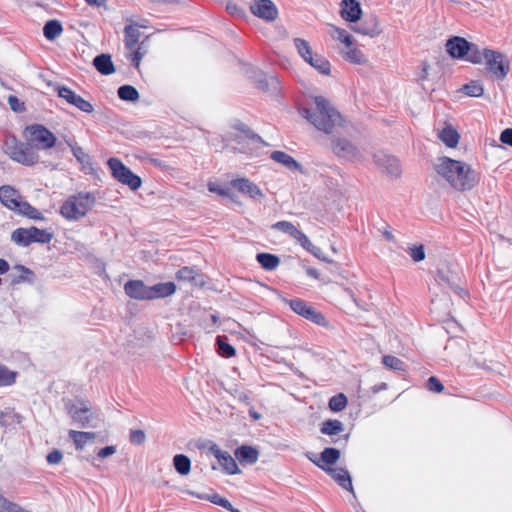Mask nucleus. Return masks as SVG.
<instances>
[{
  "instance_id": "1",
  "label": "nucleus",
  "mask_w": 512,
  "mask_h": 512,
  "mask_svg": "<svg viewBox=\"0 0 512 512\" xmlns=\"http://www.w3.org/2000/svg\"><path fill=\"white\" fill-rule=\"evenodd\" d=\"M435 170L452 188L460 192L472 190L479 182V174L469 164L447 156L438 158Z\"/></svg>"
},
{
  "instance_id": "2",
  "label": "nucleus",
  "mask_w": 512,
  "mask_h": 512,
  "mask_svg": "<svg viewBox=\"0 0 512 512\" xmlns=\"http://www.w3.org/2000/svg\"><path fill=\"white\" fill-rule=\"evenodd\" d=\"M315 110L304 107L300 114L307 119L315 128L327 134L333 132L337 126H341L343 118L341 114L322 96L314 98Z\"/></svg>"
},
{
  "instance_id": "3",
  "label": "nucleus",
  "mask_w": 512,
  "mask_h": 512,
  "mask_svg": "<svg viewBox=\"0 0 512 512\" xmlns=\"http://www.w3.org/2000/svg\"><path fill=\"white\" fill-rule=\"evenodd\" d=\"M96 198L91 192H79L69 196L60 207V214L69 221L83 218L95 205Z\"/></svg>"
},
{
  "instance_id": "4",
  "label": "nucleus",
  "mask_w": 512,
  "mask_h": 512,
  "mask_svg": "<svg viewBox=\"0 0 512 512\" xmlns=\"http://www.w3.org/2000/svg\"><path fill=\"white\" fill-rule=\"evenodd\" d=\"M4 151L12 160L25 166H33L39 161L34 147L28 142L19 141L14 135L6 137Z\"/></svg>"
},
{
  "instance_id": "5",
  "label": "nucleus",
  "mask_w": 512,
  "mask_h": 512,
  "mask_svg": "<svg viewBox=\"0 0 512 512\" xmlns=\"http://www.w3.org/2000/svg\"><path fill=\"white\" fill-rule=\"evenodd\" d=\"M52 239V232L36 226L19 227L11 233V241L19 247H28L32 243L48 244Z\"/></svg>"
},
{
  "instance_id": "6",
  "label": "nucleus",
  "mask_w": 512,
  "mask_h": 512,
  "mask_svg": "<svg viewBox=\"0 0 512 512\" xmlns=\"http://www.w3.org/2000/svg\"><path fill=\"white\" fill-rule=\"evenodd\" d=\"M65 410L71 417L72 421L77 423L80 427H97V424L94 423L96 417L91 412L88 402L83 400H78L77 402L68 400L65 402Z\"/></svg>"
},
{
  "instance_id": "7",
  "label": "nucleus",
  "mask_w": 512,
  "mask_h": 512,
  "mask_svg": "<svg viewBox=\"0 0 512 512\" xmlns=\"http://www.w3.org/2000/svg\"><path fill=\"white\" fill-rule=\"evenodd\" d=\"M112 176L120 183L135 191L142 185L141 178L126 167L121 160L112 157L107 161Z\"/></svg>"
},
{
  "instance_id": "8",
  "label": "nucleus",
  "mask_w": 512,
  "mask_h": 512,
  "mask_svg": "<svg viewBox=\"0 0 512 512\" xmlns=\"http://www.w3.org/2000/svg\"><path fill=\"white\" fill-rule=\"evenodd\" d=\"M485 67L488 73L498 80H503L510 70L508 58L499 51L485 49Z\"/></svg>"
},
{
  "instance_id": "9",
  "label": "nucleus",
  "mask_w": 512,
  "mask_h": 512,
  "mask_svg": "<svg viewBox=\"0 0 512 512\" xmlns=\"http://www.w3.org/2000/svg\"><path fill=\"white\" fill-rule=\"evenodd\" d=\"M125 293L133 299L152 300L160 298V283L146 286L141 280H129L124 285Z\"/></svg>"
},
{
  "instance_id": "10",
  "label": "nucleus",
  "mask_w": 512,
  "mask_h": 512,
  "mask_svg": "<svg viewBox=\"0 0 512 512\" xmlns=\"http://www.w3.org/2000/svg\"><path fill=\"white\" fill-rule=\"evenodd\" d=\"M25 131L29 134V140L36 143L39 149L48 150L56 145V136L42 124H31Z\"/></svg>"
},
{
  "instance_id": "11",
  "label": "nucleus",
  "mask_w": 512,
  "mask_h": 512,
  "mask_svg": "<svg viewBox=\"0 0 512 512\" xmlns=\"http://www.w3.org/2000/svg\"><path fill=\"white\" fill-rule=\"evenodd\" d=\"M284 302L289 305L291 310L303 318L320 326H326L327 321L324 315L309 305L306 301L295 298V299H284Z\"/></svg>"
},
{
  "instance_id": "12",
  "label": "nucleus",
  "mask_w": 512,
  "mask_h": 512,
  "mask_svg": "<svg viewBox=\"0 0 512 512\" xmlns=\"http://www.w3.org/2000/svg\"><path fill=\"white\" fill-rule=\"evenodd\" d=\"M55 90L60 98L65 99L69 104L75 106L82 112L92 113L94 111L93 105L89 101L83 99L69 87L64 85H57Z\"/></svg>"
},
{
  "instance_id": "13",
  "label": "nucleus",
  "mask_w": 512,
  "mask_h": 512,
  "mask_svg": "<svg viewBox=\"0 0 512 512\" xmlns=\"http://www.w3.org/2000/svg\"><path fill=\"white\" fill-rule=\"evenodd\" d=\"M250 11L256 17L272 22L278 17V9L271 0H253Z\"/></svg>"
},
{
  "instance_id": "14",
  "label": "nucleus",
  "mask_w": 512,
  "mask_h": 512,
  "mask_svg": "<svg viewBox=\"0 0 512 512\" xmlns=\"http://www.w3.org/2000/svg\"><path fill=\"white\" fill-rule=\"evenodd\" d=\"M331 149L338 158L345 160L352 161L359 156L358 148L346 138H333Z\"/></svg>"
},
{
  "instance_id": "15",
  "label": "nucleus",
  "mask_w": 512,
  "mask_h": 512,
  "mask_svg": "<svg viewBox=\"0 0 512 512\" xmlns=\"http://www.w3.org/2000/svg\"><path fill=\"white\" fill-rule=\"evenodd\" d=\"M375 164L392 177H399L401 174L399 160L383 151L373 155Z\"/></svg>"
},
{
  "instance_id": "16",
  "label": "nucleus",
  "mask_w": 512,
  "mask_h": 512,
  "mask_svg": "<svg viewBox=\"0 0 512 512\" xmlns=\"http://www.w3.org/2000/svg\"><path fill=\"white\" fill-rule=\"evenodd\" d=\"M446 51L454 59H465L471 49V42L460 36H453L446 42Z\"/></svg>"
},
{
  "instance_id": "17",
  "label": "nucleus",
  "mask_w": 512,
  "mask_h": 512,
  "mask_svg": "<svg viewBox=\"0 0 512 512\" xmlns=\"http://www.w3.org/2000/svg\"><path fill=\"white\" fill-rule=\"evenodd\" d=\"M210 451L227 474L234 475L240 473L235 459L229 452L221 450L217 445H213Z\"/></svg>"
},
{
  "instance_id": "18",
  "label": "nucleus",
  "mask_w": 512,
  "mask_h": 512,
  "mask_svg": "<svg viewBox=\"0 0 512 512\" xmlns=\"http://www.w3.org/2000/svg\"><path fill=\"white\" fill-rule=\"evenodd\" d=\"M128 21L129 24H127L123 30L124 45L127 50L133 51L142 36L141 28H146V26L130 20Z\"/></svg>"
},
{
  "instance_id": "19",
  "label": "nucleus",
  "mask_w": 512,
  "mask_h": 512,
  "mask_svg": "<svg viewBox=\"0 0 512 512\" xmlns=\"http://www.w3.org/2000/svg\"><path fill=\"white\" fill-rule=\"evenodd\" d=\"M23 201L20 192L10 185H3L0 187V202L9 210L15 212Z\"/></svg>"
},
{
  "instance_id": "20",
  "label": "nucleus",
  "mask_w": 512,
  "mask_h": 512,
  "mask_svg": "<svg viewBox=\"0 0 512 512\" xmlns=\"http://www.w3.org/2000/svg\"><path fill=\"white\" fill-rule=\"evenodd\" d=\"M352 30L372 38L380 34L378 19L375 16L365 18L361 23L353 26Z\"/></svg>"
},
{
  "instance_id": "21",
  "label": "nucleus",
  "mask_w": 512,
  "mask_h": 512,
  "mask_svg": "<svg viewBox=\"0 0 512 512\" xmlns=\"http://www.w3.org/2000/svg\"><path fill=\"white\" fill-rule=\"evenodd\" d=\"M231 186L251 198L263 196L260 188L247 178L234 179L231 181Z\"/></svg>"
},
{
  "instance_id": "22",
  "label": "nucleus",
  "mask_w": 512,
  "mask_h": 512,
  "mask_svg": "<svg viewBox=\"0 0 512 512\" xmlns=\"http://www.w3.org/2000/svg\"><path fill=\"white\" fill-rule=\"evenodd\" d=\"M326 473L343 489L350 491L354 494L351 476L345 468H328Z\"/></svg>"
},
{
  "instance_id": "23",
  "label": "nucleus",
  "mask_w": 512,
  "mask_h": 512,
  "mask_svg": "<svg viewBox=\"0 0 512 512\" xmlns=\"http://www.w3.org/2000/svg\"><path fill=\"white\" fill-rule=\"evenodd\" d=\"M339 458L340 451L338 449L327 447L320 453L319 460H312V463L326 472V469L331 468L330 465L335 464Z\"/></svg>"
},
{
  "instance_id": "24",
  "label": "nucleus",
  "mask_w": 512,
  "mask_h": 512,
  "mask_svg": "<svg viewBox=\"0 0 512 512\" xmlns=\"http://www.w3.org/2000/svg\"><path fill=\"white\" fill-rule=\"evenodd\" d=\"M362 14V9L359 2L356 0H343L341 16L348 22H357Z\"/></svg>"
},
{
  "instance_id": "25",
  "label": "nucleus",
  "mask_w": 512,
  "mask_h": 512,
  "mask_svg": "<svg viewBox=\"0 0 512 512\" xmlns=\"http://www.w3.org/2000/svg\"><path fill=\"white\" fill-rule=\"evenodd\" d=\"M93 66L102 75H111L115 72V66L110 54L102 53L94 57Z\"/></svg>"
},
{
  "instance_id": "26",
  "label": "nucleus",
  "mask_w": 512,
  "mask_h": 512,
  "mask_svg": "<svg viewBox=\"0 0 512 512\" xmlns=\"http://www.w3.org/2000/svg\"><path fill=\"white\" fill-rule=\"evenodd\" d=\"M235 457L241 464L252 465L258 461L259 452L252 446L242 445L235 450Z\"/></svg>"
},
{
  "instance_id": "27",
  "label": "nucleus",
  "mask_w": 512,
  "mask_h": 512,
  "mask_svg": "<svg viewBox=\"0 0 512 512\" xmlns=\"http://www.w3.org/2000/svg\"><path fill=\"white\" fill-rule=\"evenodd\" d=\"M257 86L264 92L276 94L280 90V81L275 75H263L257 81Z\"/></svg>"
},
{
  "instance_id": "28",
  "label": "nucleus",
  "mask_w": 512,
  "mask_h": 512,
  "mask_svg": "<svg viewBox=\"0 0 512 512\" xmlns=\"http://www.w3.org/2000/svg\"><path fill=\"white\" fill-rule=\"evenodd\" d=\"M15 213L36 221H42L45 219L44 215L38 209L33 207L24 199L20 203L19 207L16 208Z\"/></svg>"
},
{
  "instance_id": "29",
  "label": "nucleus",
  "mask_w": 512,
  "mask_h": 512,
  "mask_svg": "<svg viewBox=\"0 0 512 512\" xmlns=\"http://www.w3.org/2000/svg\"><path fill=\"white\" fill-rule=\"evenodd\" d=\"M69 438L73 441L77 450H82L88 441L94 440L96 434L94 432H84L70 430Z\"/></svg>"
},
{
  "instance_id": "30",
  "label": "nucleus",
  "mask_w": 512,
  "mask_h": 512,
  "mask_svg": "<svg viewBox=\"0 0 512 512\" xmlns=\"http://www.w3.org/2000/svg\"><path fill=\"white\" fill-rule=\"evenodd\" d=\"M270 157L275 162L283 164L290 170H298L301 167V165L292 156L283 151H273Z\"/></svg>"
},
{
  "instance_id": "31",
  "label": "nucleus",
  "mask_w": 512,
  "mask_h": 512,
  "mask_svg": "<svg viewBox=\"0 0 512 512\" xmlns=\"http://www.w3.org/2000/svg\"><path fill=\"white\" fill-rule=\"evenodd\" d=\"M257 262L267 271L275 270L280 264V258L271 253H258L256 255Z\"/></svg>"
},
{
  "instance_id": "32",
  "label": "nucleus",
  "mask_w": 512,
  "mask_h": 512,
  "mask_svg": "<svg viewBox=\"0 0 512 512\" xmlns=\"http://www.w3.org/2000/svg\"><path fill=\"white\" fill-rule=\"evenodd\" d=\"M62 31V24L56 19L48 20L43 26V35L49 41L56 39Z\"/></svg>"
},
{
  "instance_id": "33",
  "label": "nucleus",
  "mask_w": 512,
  "mask_h": 512,
  "mask_svg": "<svg viewBox=\"0 0 512 512\" xmlns=\"http://www.w3.org/2000/svg\"><path fill=\"white\" fill-rule=\"evenodd\" d=\"M345 430L344 424L337 419H328L321 424L320 432L325 435H339Z\"/></svg>"
},
{
  "instance_id": "34",
  "label": "nucleus",
  "mask_w": 512,
  "mask_h": 512,
  "mask_svg": "<svg viewBox=\"0 0 512 512\" xmlns=\"http://www.w3.org/2000/svg\"><path fill=\"white\" fill-rule=\"evenodd\" d=\"M439 138L447 147L453 148L458 144L460 136L454 128L447 126L441 130Z\"/></svg>"
},
{
  "instance_id": "35",
  "label": "nucleus",
  "mask_w": 512,
  "mask_h": 512,
  "mask_svg": "<svg viewBox=\"0 0 512 512\" xmlns=\"http://www.w3.org/2000/svg\"><path fill=\"white\" fill-rule=\"evenodd\" d=\"M118 97L123 101L135 102L139 99L138 90L129 84L122 85L117 90Z\"/></svg>"
},
{
  "instance_id": "36",
  "label": "nucleus",
  "mask_w": 512,
  "mask_h": 512,
  "mask_svg": "<svg viewBox=\"0 0 512 512\" xmlns=\"http://www.w3.org/2000/svg\"><path fill=\"white\" fill-rule=\"evenodd\" d=\"M173 466L180 475H187L191 469V460L184 454H177L173 458Z\"/></svg>"
},
{
  "instance_id": "37",
  "label": "nucleus",
  "mask_w": 512,
  "mask_h": 512,
  "mask_svg": "<svg viewBox=\"0 0 512 512\" xmlns=\"http://www.w3.org/2000/svg\"><path fill=\"white\" fill-rule=\"evenodd\" d=\"M18 372L0 365V387H9L16 383Z\"/></svg>"
},
{
  "instance_id": "38",
  "label": "nucleus",
  "mask_w": 512,
  "mask_h": 512,
  "mask_svg": "<svg viewBox=\"0 0 512 512\" xmlns=\"http://www.w3.org/2000/svg\"><path fill=\"white\" fill-rule=\"evenodd\" d=\"M294 45L298 54L303 58L305 62H308L314 56L312 48L306 40L302 38H295Z\"/></svg>"
},
{
  "instance_id": "39",
  "label": "nucleus",
  "mask_w": 512,
  "mask_h": 512,
  "mask_svg": "<svg viewBox=\"0 0 512 512\" xmlns=\"http://www.w3.org/2000/svg\"><path fill=\"white\" fill-rule=\"evenodd\" d=\"M21 416L13 409L7 408L5 411H0V426L9 427L14 423H20Z\"/></svg>"
},
{
  "instance_id": "40",
  "label": "nucleus",
  "mask_w": 512,
  "mask_h": 512,
  "mask_svg": "<svg viewBox=\"0 0 512 512\" xmlns=\"http://www.w3.org/2000/svg\"><path fill=\"white\" fill-rule=\"evenodd\" d=\"M307 63H309L313 68H315L318 72H320L323 75L330 74L329 61L318 54H314L311 60H309Z\"/></svg>"
},
{
  "instance_id": "41",
  "label": "nucleus",
  "mask_w": 512,
  "mask_h": 512,
  "mask_svg": "<svg viewBox=\"0 0 512 512\" xmlns=\"http://www.w3.org/2000/svg\"><path fill=\"white\" fill-rule=\"evenodd\" d=\"M217 352L225 358H230L235 355V348L226 341L225 336H217L216 339Z\"/></svg>"
},
{
  "instance_id": "42",
  "label": "nucleus",
  "mask_w": 512,
  "mask_h": 512,
  "mask_svg": "<svg viewBox=\"0 0 512 512\" xmlns=\"http://www.w3.org/2000/svg\"><path fill=\"white\" fill-rule=\"evenodd\" d=\"M465 60L473 64L483 63V61H485V49L481 51L476 44L471 43V49L469 53H467Z\"/></svg>"
},
{
  "instance_id": "43",
  "label": "nucleus",
  "mask_w": 512,
  "mask_h": 512,
  "mask_svg": "<svg viewBox=\"0 0 512 512\" xmlns=\"http://www.w3.org/2000/svg\"><path fill=\"white\" fill-rule=\"evenodd\" d=\"M272 229L280 231L294 238L298 232V228L289 221H278L272 225Z\"/></svg>"
},
{
  "instance_id": "44",
  "label": "nucleus",
  "mask_w": 512,
  "mask_h": 512,
  "mask_svg": "<svg viewBox=\"0 0 512 512\" xmlns=\"http://www.w3.org/2000/svg\"><path fill=\"white\" fill-rule=\"evenodd\" d=\"M328 405L333 412H340L345 409L347 405V397L343 393L334 395L330 398Z\"/></svg>"
},
{
  "instance_id": "45",
  "label": "nucleus",
  "mask_w": 512,
  "mask_h": 512,
  "mask_svg": "<svg viewBox=\"0 0 512 512\" xmlns=\"http://www.w3.org/2000/svg\"><path fill=\"white\" fill-rule=\"evenodd\" d=\"M462 90L470 97H480L484 93V88L478 81H471L465 84Z\"/></svg>"
},
{
  "instance_id": "46",
  "label": "nucleus",
  "mask_w": 512,
  "mask_h": 512,
  "mask_svg": "<svg viewBox=\"0 0 512 512\" xmlns=\"http://www.w3.org/2000/svg\"><path fill=\"white\" fill-rule=\"evenodd\" d=\"M14 268L17 270H20L22 272V274L12 280L13 284H17L20 282H29V283L33 282L35 275L31 269H29L23 265H16Z\"/></svg>"
},
{
  "instance_id": "47",
  "label": "nucleus",
  "mask_w": 512,
  "mask_h": 512,
  "mask_svg": "<svg viewBox=\"0 0 512 512\" xmlns=\"http://www.w3.org/2000/svg\"><path fill=\"white\" fill-rule=\"evenodd\" d=\"M332 31V36L341 41L342 43H344L347 48H350L352 46V37L344 29L332 26Z\"/></svg>"
},
{
  "instance_id": "48",
  "label": "nucleus",
  "mask_w": 512,
  "mask_h": 512,
  "mask_svg": "<svg viewBox=\"0 0 512 512\" xmlns=\"http://www.w3.org/2000/svg\"><path fill=\"white\" fill-rule=\"evenodd\" d=\"M437 279L440 282L446 283L451 289L455 290V292H457L460 296H462V294H466V292L463 289H461L457 285H454V283L451 281L448 271L438 270Z\"/></svg>"
},
{
  "instance_id": "49",
  "label": "nucleus",
  "mask_w": 512,
  "mask_h": 512,
  "mask_svg": "<svg viewBox=\"0 0 512 512\" xmlns=\"http://www.w3.org/2000/svg\"><path fill=\"white\" fill-rule=\"evenodd\" d=\"M382 362L386 367H388L392 370H397V371L404 370V362L395 356L386 355L383 357Z\"/></svg>"
},
{
  "instance_id": "50",
  "label": "nucleus",
  "mask_w": 512,
  "mask_h": 512,
  "mask_svg": "<svg viewBox=\"0 0 512 512\" xmlns=\"http://www.w3.org/2000/svg\"><path fill=\"white\" fill-rule=\"evenodd\" d=\"M345 59L355 64H361L365 62L363 53L359 49L353 48L352 46L348 48V51L345 53Z\"/></svg>"
},
{
  "instance_id": "51",
  "label": "nucleus",
  "mask_w": 512,
  "mask_h": 512,
  "mask_svg": "<svg viewBox=\"0 0 512 512\" xmlns=\"http://www.w3.org/2000/svg\"><path fill=\"white\" fill-rule=\"evenodd\" d=\"M71 147V151L74 155V157L77 159V161L81 164H87L90 161V157L88 154H86L83 149L78 146L77 144H71L68 143Z\"/></svg>"
},
{
  "instance_id": "52",
  "label": "nucleus",
  "mask_w": 512,
  "mask_h": 512,
  "mask_svg": "<svg viewBox=\"0 0 512 512\" xmlns=\"http://www.w3.org/2000/svg\"><path fill=\"white\" fill-rule=\"evenodd\" d=\"M234 128L242 133L251 140L262 142V139L259 135L255 134L246 124L242 122H238L234 125Z\"/></svg>"
},
{
  "instance_id": "53",
  "label": "nucleus",
  "mask_w": 512,
  "mask_h": 512,
  "mask_svg": "<svg viewBox=\"0 0 512 512\" xmlns=\"http://www.w3.org/2000/svg\"><path fill=\"white\" fill-rule=\"evenodd\" d=\"M7 100L12 111L22 113L26 110L24 102L20 101L16 96L9 95Z\"/></svg>"
},
{
  "instance_id": "54",
  "label": "nucleus",
  "mask_w": 512,
  "mask_h": 512,
  "mask_svg": "<svg viewBox=\"0 0 512 512\" xmlns=\"http://www.w3.org/2000/svg\"><path fill=\"white\" fill-rule=\"evenodd\" d=\"M408 253L415 262H420L425 259L423 245L410 247Z\"/></svg>"
},
{
  "instance_id": "55",
  "label": "nucleus",
  "mask_w": 512,
  "mask_h": 512,
  "mask_svg": "<svg viewBox=\"0 0 512 512\" xmlns=\"http://www.w3.org/2000/svg\"><path fill=\"white\" fill-rule=\"evenodd\" d=\"M192 495L196 496L199 499L208 500L211 503L220 506L222 504V501L225 497H222L218 493H212V494H196L192 493Z\"/></svg>"
},
{
  "instance_id": "56",
  "label": "nucleus",
  "mask_w": 512,
  "mask_h": 512,
  "mask_svg": "<svg viewBox=\"0 0 512 512\" xmlns=\"http://www.w3.org/2000/svg\"><path fill=\"white\" fill-rule=\"evenodd\" d=\"M426 386L429 391L436 392V393H440L444 390L443 384L435 376L429 377V379L427 380Z\"/></svg>"
},
{
  "instance_id": "57",
  "label": "nucleus",
  "mask_w": 512,
  "mask_h": 512,
  "mask_svg": "<svg viewBox=\"0 0 512 512\" xmlns=\"http://www.w3.org/2000/svg\"><path fill=\"white\" fill-rule=\"evenodd\" d=\"M129 440L134 445H140L145 440V433L140 429L131 430L129 435Z\"/></svg>"
},
{
  "instance_id": "58",
  "label": "nucleus",
  "mask_w": 512,
  "mask_h": 512,
  "mask_svg": "<svg viewBox=\"0 0 512 512\" xmlns=\"http://www.w3.org/2000/svg\"><path fill=\"white\" fill-rule=\"evenodd\" d=\"M195 271L190 267H183L177 272V278L180 280L191 281L195 279Z\"/></svg>"
},
{
  "instance_id": "59",
  "label": "nucleus",
  "mask_w": 512,
  "mask_h": 512,
  "mask_svg": "<svg viewBox=\"0 0 512 512\" xmlns=\"http://www.w3.org/2000/svg\"><path fill=\"white\" fill-rule=\"evenodd\" d=\"M208 190L213 193H217L221 196H229L230 190L228 188L222 187L218 183L209 182Z\"/></svg>"
},
{
  "instance_id": "60",
  "label": "nucleus",
  "mask_w": 512,
  "mask_h": 512,
  "mask_svg": "<svg viewBox=\"0 0 512 512\" xmlns=\"http://www.w3.org/2000/svg\"><path fill=\"white\" fill-rule=\"evenodd\" d=\"M293 239L296 240L305 250H308L312 245V242L301 230H298Z\"/></svg>"
},
{
  "instance_id": "61",
  "label": "nucleus",
  "mask_w": 512,
  "mask_h": 512,
  "mask_svg": "<svg viewBox=\"0 0 512 512\" xmlns=\"http://www.w3.org/2000/svg\"><path fill=\"white\" fill-rule=\"evenodd\" d=\"M63 454L60 450L54 449L48 453L46 460L49 464H58L61 462Z\"/></svg>"
},
{
  "instance_id": "62",
  "label": "nucleus",
  "mask_w": 512,
  "mask_h": 512,
  "mask_svg": "<svg viewBox=\"0 0 512 512\" xmlns=\"http://www.w3.org/2000/svg\"><path fill=\"white\" fill-rule=\"evenodd\" d=\"M175 291L176 285L174 282L162 283V298L172 295Z\"/></svg>"
},
{
  "instance_id": "63",
  "label": "nucleus",
  "mask_w": 512,
  "mask_h": 512,
  "mask_svg": "<svg viewBox=\"0 0 512 512\" xmlns=\"http://www.w3.org/2000/svg\"><path fill=\"white\" fill-rule=\"evenodd\" d=\"M500 141L512 147V128H506L501 132Z\"/></svg>"
},
{
  "instance_id": "64",
  "label": "nucleus",
  "mask_w": 512,
  "mask_h": 512,
  "mask_svg": "<svg viewBox=\"0 0 512 512\" xmlns=\"http://www.w3.org/2000/svg\"><path fill=\"white\" fill-rule=\"evenodd\" d=\"M115 452H116L115 446H113V445L105 446L98 451L97 457L104 459V458H107L108 456L113 455Z\"/></svg>"
}]
</instances>
